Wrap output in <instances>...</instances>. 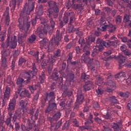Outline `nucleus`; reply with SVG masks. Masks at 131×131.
<instances>
[{"instance_id": "nucleus-19", "label": "nucleus", "mask_w": 131, "mask_h": 131, "mask_svg": "<svg viewBox=\"0 0 131 131\" xmlns=\"http://www.w3.org/2000/svg\"><path fill=\"white\" fill-rule=\"evenodd\" d=\"M85 82V84L83 86V89L85 92L91 91V88H94V82L92 81L87 80Z\"/></svg>"}, {"instance_id": "nucleus-3", "label": "nucleus", "mask_w": 131, "mask_h": 131, "mask_svg": "<svg viewBox=\"0 0 131 131\" xmlns=\"http://www.w3.org/2000/svg\"><path fill=\"white\" fill-rule=\"evenodd\" d=\"M55 99H56L55 92L51 91L49 93H46V98H43L41 100V104L43 106H45L47 101H48V106L45 110V113H49L57 109V103L55 102Z\"/></svg>"}, {"instance_id": "nucleus-10", "label": "nucleus", "mask_w": 131, "mask_h": 131, "mask_svg": "<svg viewBox=\"0 0 131 131\" xmlns=\"http://www.w3.org/2000/svg\"><path fill=\"white\" fill-rule=\"evenodd\" d=\"M28 33L24 32L23 33H19L18 35V41L19 45L24 46L26 42V38L27 37Z\"/></svg>"}, {"instance_id": "nucleus-52", "label": "nucleus", "mask_w": 131, "mask_h": 131, "mask_svg": "<svg viewBox=\"0 0 131 131\" xmlns=\"http://www.w3.org/2000/svg\"><path fill=\"white\" fill-rule=\"evenodd\" d=\"M46 79V74L42 72L41 74L39 75V80L40 82H42Z\"/></svg>"}, {"instance_id": "nucleus-22", "label": "nucleus", "mask_w": 131, "mask_h": 131, "mask_svg": "<svg viewBox=\"0 0 131 131\" xmlns=\"http://www.w3.org/2000/svg\"><path fill=\"white\" fill-rule=\"evenodd\" d=\"M84 101V97L83 96V95H82V93H81V91H78L76 100L77 103H78V104H82L83 103Z\"/></svg>"}, {"instance_id": "nucleus-26", "label": "nucleus", "mask_w": 131, "mask_h": 131, "mask_svg": "<svg viewBox=\"0 0 131 131\" xmlns=\"http://www.w3.org/2000/svg\"><path fill=\"white\" fill-rule=\"evenodd\" d=\"M39 43L40 48H45L49 43V39L47 38H44L39 41Z\"/></svg>"}, {"instance_id": "nucleus-36", "label": "nucleus", "mask_w": 131, "mask_h": 131, "mask_svg": "<svg viewBox=\"0 0 131 131\" xmlns=\"http://www.w3.org/2000/svg\"><path fill=\"white\" fill-rule=\"evenodd\" d=\"M50 62V57L48 58L47 59H43L41 63V67L42 69H46V68L49 64Z\"/></svg>"}, {"instance_id": "nucleus-24", "label": "nucleus", "mask_w": 131, "mask_h": 131, "mask_svg": "<svg viewBox=\"0 0 131 131\" xmlns=\"http://www.w3.org/2000/svg\"><path fill=\"white\" fill-rule=\"evenodd\" d=\"M11 95V88L8 86H6L5 92L4 95V98L5 100H9L10 96Z\"/></svg>"}, {"instance_id": "nucleus-53", "label": "nucleus", "mask_w": 131, "mask_h": 131, "mask_svg": "<svg viewBox=\"0 0 131 131\" xmlns=\"http://www.w3.org/2000/svg\"><path fill=\"white\" fill-rule=\"evenodd\" d=\"M121 77H125V74L123 72H120L118 74L115 75V78H121Z\"/></svg>"}, {"instance_id": "nucleus-41", "label": "nucleus", "mask_w": 131, "mask_h": 131, "mask_svg": "<svg viewBox=\"0 0 131 131\" xmlns=\"http://www.w3.org/2000/svg\"><path fill=\"white\" fill-rule=\"evenodd\" d=\"M73 94V92L70 90H68L66 92L63 93L62 96L63 98H66V97H71L72 95Z\"/></svg>"}, {"instance_id": "nucleus-64", "label": "nucleus", "mask_w": 131, "mask_h": 131, "mask_svg": "<svg viewBox=\"0 0 131 131\" xmlns=\"http://www.w3.org/2000/svg\"><path fill=\"white\" fill-rule=\"evenodd\" d=\"M127 68H131V60H128L125 64H124Z\"/></svg>"}, {"instance_id": "nucleus-8", "label": "nucleus", "mask_w": 131, "mask_h": 131, "mask_svg": "<svg viewBox=\"0 0 131 131\" xmlns=\"http://www.w3.org/2000/svg\"><path fill=\"white\" fill-rule=\"evenodd\" d=\"M62 34H60V30H57L56 32L55 36L54 37L52 42H53L56 47H59V46L61 45V42H62Z\"/></svg>"}, {"instance_id": "nucleus-20", "label": "nucleus", "mask_w": 131, "mask_h": 131, "mask_svg": "<svg viewBox=\"0 0 131 131\" xmlns=\"http://www.w3.org/2000/svg\"><path fill=\"white\" fill-rule=\"evenodd\" d=\"M9 13H10V8H9V7H6V10L3 14V16H6L5 22H6V25L7 26H9V25H10V15H9Z\"/></svg>"}, {"instance_id": "nucleus-21", "label": "nucleus", "mask_w": 131, "mask_h": 131, "mask_svg": "<svg viewBox=\"0 0 131 131\" xmlns=\"http://www.w3.org/2000/svg\"><path fill=\"white\" fill-rule=\"evenodd\" d=\"M15 107H16V100L11 99L8 105V112H12V111H14Z\"/></svg>"}, {"instance_id": "nucleus-2", "label": "nucleus", "mask_w": 131, "mask_h": 131, "mask_svg": "<svg viewBox=\"0 0 131 131\" xmlns=\"http://www.w3.org/2000/svg\"><path fill=\"white\" fill-rule=\"evenodd\" d=\"M48 6L49 7V9L47 11V15L50 18V27L51 28L50 31H49V34L52 35L53 34V32L54 31V29L55 28V25H56V23H55V21L53 19V16L54 18H57L58 16H59V6L57 5V3L53 1H51L48 2Z\"/></svg>"}, {"instance_id": "nucleus-56", "label": "nucleus", "mask_w": 131, "mask_h": 131, "mask_svg": "<svg viewBox=\"0 0 131 131\" xmlns=\"http://www.w3.org/2000/svg\"><path fill=\"white\" fill-rule=\"evenodd\" d=\"M6 82L9 84V85H12V84H14V82L12 80V77L9 76L6 79Z\"/></svg>"}, {"instance_id": "nucleus-40", "label": "nucleus", "mask_w": 131, "mask_h": 131, "mask_svg": "<svg viewBox=\"0 0 131 131\" xmlns=\"http://www.w3.org/2000/svg\"><path fill=\"white\" fill-rule=\"evenodd\" d=\"M6 36H7V33L6 32V31L4 30L3 31H2L0 34V41H1L2 42H4L5 38H6Z\"/></svg>"}, {"instance_id": "nucleus-15", "label": "nucleus", "mask_w": 131, "mask_h": 131, "mask_svg": "<svg viewBox=\"0 0 131 131\" xmlns=\"http://www.w3.org/2000/svg\"><path fill=\"white\" fill-rule=\"evenodd\" d=\"M25 82L24 79L21 77H19L16 80V84L18 85V88L17 89V93L18 95H20V92L22 91V87L23 86V83Z\"/></svg>"}, {"instance_id": "nucleus-6", "label": "nucleus", "mask_w": 131, "mask_h": 131, "mask_svg": "<svg viewBox=\"0 0 131 131\" xmlns=\"http://www.w3.org/2000/svg\"><path fill=\"white\" fill-rule=\"evenodd\" d=\"M89 2L90 4H92V3L95 2V0H81L80 4H73L72 9L74 10H78L77 11L78 14H81L82 13V10L84 9V6H86Z\"/></svg>"}, {"instance_id": "nucleus-4", "label": "nucleus", "mask_w": 131, "mask_h": 131, "mask_svg": "<svg viewBox=\"0 0 131 131\" xmlns=\"http://www.w3.org/2000/svg\"><path fill=\"white\" fill-rule=\"evenodd\" d=\"M32 71L28 70L25 72L24 76L25 78H27L26 81V83H29L31 79L34 78V76H36V75L37 74L38 70L37 69H36L35 63H32Z\"/></svg>"}, {"instance_id": "nucleus-47", "label": "nucleus", "mask_w": 131, "mask_h": 131, "mask_svg": "<svg viewBox=\"0 0 131 131\" xmlns=\"http://www.w3.org/2000/svg\"><path fill=\"white\" fill-rule=\"evenodd\" d=\"M61 125H62V120L59 121L58 122V123H55L54 126L53 127H52V126H51V127H54V130H56V129H58V128H60V127H61Z\"/></svg>"}, {"instance_id": "nucleus-39", "label": "nucleus", "mask_w": 131, "mask_h": 131, "mask_svg": "<svg viewBox=\"0 0 131 131\" xmlns=\"http://www.w3.org/2000/svg\"><path fill=\"white\" fill-rule=\"evenodd\" d=\"M2 54L3 58H6V57H9L11 55V51H10V49L4 50L2 52Z\"/></svg>"}, {"instance_id": "nucleus-18", "label": "nucleus", "mask_w": 131, "mask_h": 131, "mask_svg": "<svg viewBox=\"0 0 131 131\" xmlns=\"http://www.w3.org/2000/svg\"><path fill=\"white\" fill-rule=\"evenodd\" d=\"M104 50V47L103 46H96V48L93 49L92 52L91 56L92 57H96L100 52H102Z\"/></svg>"}, {"instance_id": "nucleus-33", "label": "nucleus", "mask_w": 131, "mask_h": 131, "mask_svg": "<svg viewBox=\"0 0 131 131\" xmlns=\"http://www.w3.org/2000/svg\"><path fill=\"white\" fill-rule=\"evenodd\" d=\"M27 105H28V101L27 100H21L19 102V106L22 108V109H24V108H26L27 107Z\"/></svg>"}, {"instance_id": "nucleus-23", "label": "nucleus", "mask_w": 131, "mask_h": 131, "mask_svg": "<svg viewBox=\"0 0 131 131\" xmlns=\"http://www.w3.org/2000/svg\"><path fill=\"white\" fill-rule=\"evenodd\" d=\"M95 59L94 58H92L90 59L89 62H88V67H89V69H91L92 71H96L95 69Z\"/></svg>"}, {"instance_id": "nucleus-62", "label": "nucleus", "mask_w": 131, "mask_h": 131, "mask_svg": "<svg viewBox=\"0 0 131 131\" xmlns=\"http://www.w3.org/2000/svg\"><path fill=\"white\" fill-rule=\"evenodd\" d=\"M103 46L104 47H105V48H110V40H108L107 41H103L102 47Z\"/></svg>"}, {"instance_id": "nucleus-58", "label": "nucleus", "mask_w": 131, "mask_h": 131, "mask_svg": "<svg viewBox=\"0 0 131 131\" xmlns=\"http://www.w3.org/2000/svg\"><path fill=\"white\" fill-rule=\"evenodd\" d=\"M93 25H94V22H93V20H90L89 21H88L86 24L87 29H91Z\"/></svg>"}, {"instance_id": "nucleus-16", "label": "nucleus", "mask_w": 131, "mask_h": 131, "mask_svg": "<svg viewBox=\"0 0 131 131\" xmlns=\"http://www.w3.org/2000/svg\"><path fill=\"white\" fill-rule=\"evenodd\" d=\"M106 100H107L108 102H110L111 106H115L116 104L119 103V101L115 96H110L106 98Z\"/></svg>"}, {"instance_id": "nucleus-13", "label": "nucleus", "mask_w": 131, "mask_h": 131, "mask_svg": "<svg viewBox=\"0 0 131 131\" xmlns=\"http://www.w3.org/2000/svg\"><path fill=\"white\" fill-rule=\"evenodd\" d=\"M116 59L119 60V69H122L124 66L123 64L125 62L126 60V57L122 54H119L116 57Z\"/></svg>"}, {"instance_id": "nucleus-1", "label": "nucleus", "mask_w": 131, "mask_h": 131, "mask_svg": "<svg viewBox=\"0 0 131 131\" xmlns=\"http://www.w3.org/2000/svg\"><path fill=\"white\" fill-rule=\"evenodd\" d=\"M34 10V4L29 6L28 4H26L20 12L19 14V18L18 19L19 23L18 26L21 32H28L29 28H30V21H29V17L27 15H29L32 11Z\"/></svg>"}, {"instance_id": "nucleus-34", "label": "nucleus", "mask_w": 131, "mask_h": 131, "mask_svg": "<svg viewBox=\"0 0 131 131\" xmlns=\"http://www.w3.org/2000/svg\"><path fill=\"white\" fill-rule=\"evenodd\" d=\"M28 54L29 55H32V56H33L36 58V60L37 61H38V55H39V52L38 51H31L28 52Z\"/></svg>"}, {"instance_id": "nucleus-51", "label": "nucleus", "mask_w": 131, "mask_h": 131, "mask_svg": "<svg viewBox=\"0 0 131 131\" xmlns=\"http://www.w3.org/2000/svg\"><path fill=\"white\" fill-rule=\"evenodd\" d=\"M78 42L79 45H80V48H82V47H83L84 45L85 46V44L86 43V42H85L83 38H80Z\"/></svg>"}, {"instance_id": "nucleus-43", "label": "nucleus", "mask_w": 131, "mask_h": 131, "mask_svg": "<svg viewBox=\"0 0 131 131\" xmlns=\"http://www.w3.org/2000/svg\"><path fill=\"white\" fill-rule=\"evenodd\" d=\"M53 57L54 58V59H57V58L61 57V50L59 49H57V50L55 51V53L53 54Z\"/></svg>"}, {"instance_id": "nucleus-9", "label": "nucleus", "mask_w": 131, "mask_h": 131, "mask_svg": "<svg viewBox=\"0 0 131 131\" xmlns=\"http://www.w3.org/2000/svg\"><path fill=\"white\" fill-rule=\"evenodd\" d=\"M23 114H24V111H23V109L20 108H18L16 111H15L13 116L12 121L13 122H15L17 119H21V117L23 116Z\"/></svg>"}, {"instance_id": "nucleus-59", "label": "nucleus", "mask_w": 131, "mask_h": 131, "mask_svg": "<svg viewBox=\"0 0 131 131\" xmlns=\"http://www.w3.org/2000/svg\"><path fill=\"white\" fill-rule=\"evenodd\" d=\"M73 53H72V52H70L68 54V58L67 59L68 63L71 62V61L72 60V58H73Z\"/></svg>"}, {"instance_id": "nucleus-32", "label": "nucleus", "mask_w": 131, "mask_h": 131, "mask_svg": "<svg viewBox=\"0 0 131 131\" xmlns=\"http://www.w3.org/2000/svg\"><path fill=\"white\" fill-rule=\"evenodd\" d=\"M105 84H106V85H108V86H110V88H112L115 89V88H116V83L111 80L105 82Z\"/></svg>"}, {"instance_id": "nucleus-49", "label": "nucleus", "mask_w": 131, "mask_h": 131, "mask_svg": "<svg viewBox=\"0 0 131 131\" xmlns=\"http://www.w3.org/2000/svg\"><path fill=\"white\" fill-rule=\"evenodd\" d=\"M119 96L120 97H122L123 98H128L129 97V92H126L125 93L123 92H120L119 93Z\"/></svg>"}, {"instance_id": "nucleus-48", "label": "nucleus", "mask_w": 131, "mask_h": 131, "mask_svg": "<svg viewBox=\"0 0 131 131\" xmlns=\"http://www.w3.org/2000/svg\"><path fill=\"white\" fill-rule=\"evenodd\" d=\"M90 78V75H86L85 73H82L81 75V79H83L84 81H88L86 79H89Z\"/></svg>"}, {"instance_id": "nucleus-27", "label": "nucleus", "mask_w": 131, "mask_h": 131, "mask_svg": "<svg viewBox=\"0 0 131 131\" xmlns=\"http://www.w3.org/2000/svg\"><path fill=\"white\" fill-rule=\"evenodd\" d=\"M19 96L21 98H25V97H27V98H30V94H29V91H28V90H27L26 89H25L24 91H21Z\"/></svg>"}, {"instance_id": "nucleus-50", "label": "nucleus", "mask_w": 131, "mask_h": 131, "mask_svg": "<svg viewBox=\"0 0 131 131\" xmlns=\"http://www.w3.org/2000/svg\"><path fill=\"white\" fill-rule=\"evenodd\" d=\"M70 125V123L69 121H66L62 127V130H64V129H66L67 130H68V129H69Z\"/></svg>"}, {"instance_id": "nucleus-63", "label": "nucleus", "mask_w": 131, "mask_h": 131, "mask_svg": "<svg viewBox=\"0 0 131 131\" xmlns=\"http://www.w3.org/2000/svg\"><path fill=\"white\" fill-rule=\"evenodd\" d=\"M98 80H97V84L98 85H99V86H101V84H103L104 81H103V78L102 77H99L98 78Z\"/></svg>"}, {"instance_id": "nucleus-37", "label": "nucleus", "mask_w": 131, "mask_h": 131, "mask_svg": "<svg viewBox=\"0 0 131 131\" xmlns=\"http://www.w3.org/2000/svg\"><path fill=\"white\" fill-rule=\"evenodd\" d=\"M89 54H83L81 57V60L84 63H88L90 60H91V58L89 57Z\"/></svg>"}, {"instance_id": "nucleus-35", "label": "nucleus", "mask_w": 131, "mask_h": 131, "mask_svg": "<svg viewBox=\"0 0 131 131\" xmlns=\"http://www.w3.org/2000/svg\"><path fill=\"white\" fill-rule=\"evenodd\" d=\"M36 40V35L33 34L28 38V42L29 43H33Z\"/></svg>"}, {"instance_id": "nucleus-38", "label": "nucleus", "mask_w": 131, "mask_h": 131, "mask_svg": "<svg viewBox=\"0 0 131 131\" xmlns=\"http://www.w3.org/2000/svg\"><path fill=\"white\" fill-rule=\"evenodd\" d=\"M68 76L69 77V81H72L73 80H74L75 74H74V72H73V71H70L69 73L68 74Z\"/></svg>"}, {"instance_id": "nucleus-61", "label": "nucleus", "mask_w": 131, "mask_h": 131, "mask_svg": "<svg viewBox=\"0 0 131 131\" xmlns=\"http://www.w3.org/2000/svg\"><path fill=\"white\" fill-rule=\"evenodd\" d=\"M70 25L69 27V33H73V32H74V31H75V28H74V26H73V25Z\"/></svg>"}, {"instance_id": "nucleus-57", "label": "nucleus", "mask_w": 131, "mask_h": 131, "mask_svg": "<svg viewBox=\"0 0 131 131\" xmlns=\"http://www.w3.org/2000/svg\"><path fill=\"white\" fill-rule=\"evenodd\" d=\"M61 90L63 93H66L67 91H68L69 89L68 86L66 84H62L61 86Z\"/></svg>"}, {"instance_id": "nucleus-12", "label": "nucleus", "mask_w": 131, "mask_h": 131, "mask_svg": "<svg viewBox=\"0 0 131 131\" xmlns=\"http://www.w3.org/2000/svg\"><path fill=\"white\" fill-rule=\"evenodd\" d=\"M102 31H105V30H107L108 32V33H113L116 30V27L113 26L112 24H110L109 25H105L104 26L101 27Z\"/></svg>"}, {"instance_id": "nucleus-45", "label": "nucleus", "mask_w": 131, "mask_h": 131, "mask_svg": "<svg viewBox=\"0 0 131 131\" xmlns=\"http://www.w3.org/2000/svg\"><path fill=\"white\" fill-rule=\"evenodd\" d=\"M2 67L3 68H7L8 67V64H7V58L6 57H2Z\"/></svg>"}, {"instance_id": "nucleus-30", "label": "nucleus", "mask_w": 131, "mask_h": 131, "mask_svg": "<svg viewBox=\"0 0 131 131\" xmlns=\"http://www.w3.org/2000/svg\"><path fill=\"white\" fill-rule=\"evenodd\" d=\"M63 15L64 16L62 17V21L64 24H67L69 21V12H65Z\"/></svg>"}, {"instance_id": "nucleus-60", "label": "nucleus", "mask_w": 131, "mask_h": 131, "mask_svg": "<svg viewBox=\"0 0 131 131\" xmlns=\"http://www.w3.org/2000/svg\"><path fill=\"white\" fill-rule=\"evenodd\" d=\"M15 131H21V126L20 124L18 122H15L14 124Z\"/></svg>"}, {"instance_id": "nucleus-11", "label": "nucleus", "mask_w": 131, "mask_h": 131, "mask_svg": "<svg viewBox=\"0 0 131 131\" xmlns=\"http://www.w3.org/2000/svg\"><path fill=\"white\" fill-rule=\"evenodd\" d=\"M61 112H57L55 113V114L53 116V117L50 119V122L51 125V127H53L56 124V123L60 118H61Z\"/></svg>"}, {"instance_id": "nucleus-42", "label": "nucleus", "mask_w": 131, "mask_h": 131, "mask_svg": "<svg viewBox=\"0 0 131 131\" xmlns=\"http://www.w3.org/2000/svg\"><path fill=\"white\" fill-rule=\"evenodd\" d=\"M16 5L17 0H12L11 2H10L9 7H12V9L11 10H13V11H15Z\"/></svg>"}, {"instance_id": "nucleus-44", "label": "nucleus", "mask_w": 131, "mask_h": 131, "mask_svg": "<svg viewBox=\"0 0 131 131\" xmlns=\"http://www.w3.org/2000/svg\"><path fill=\"white\" fill-rule=\"evenodd\" d=\"M103 116L104 118H105V119H110L111 121H113V118H112V117H111V115L109 114V112H106L105 113H104L103 114Z\"/></svg>"}, {"instance_id": "nucleus-46", "label": "nucleus", "mask_w": 131, "mask_h": 131, "mask_svg": "<svg viewBox=\"0 0 131 131\" xmlns=\"http://www.w3.org/2000/svg\"><path fill=\"white\" fill-rule=\"evenodd\" d=\"M130 17H129V15L126 14H124L123 20V23H125V24H126L127 22H130Z\"/></svg>"}, {"instance_id": "nucleus-14", "label": "nucleus", "mask_w": 131, "mask_h": 131, "mask_svg": "<svg viewBox=\"0 0 131 131\" xmlns=\"http://www.w3.org/2000/svg\"><path fill=\"white\" fill-rule=\"evenodd\" d=\"M40 24H43L44 27H43V32L44 34H50V31L51 30V27L48 25V20H43L40 22Z\"/></svg>"}, {"instance_id": "nucleus-25", "label": "nucleus", "mask_w": 131, "mask_h": 131, "mask_svg": "<svg viewBox=\"0 0 131 131\" xmlns=\"http://www.w3.org/2000/svg\"><path fill=\"white\" fill-rule=\"evenodd\" d=\"M69 17L70 18L69 25H71L76 20L75 13L73 12H69Z\"/></svg>"}, {"instance_id": "nucleus-29", "label": "nucleus", "mask_w": 131, "mask_h": 131, "mask_svg": "<svg viewBox=\"0 0 131 131\" xmlns=\"http://www.w3.org/2000/svg\"><path fill=\"white\" fill-rule=\"evenodd\" d=\"M52 79L53 80H58L59 78V74H58V70H54L52 76H51Z\"/></svg>"}, {"instance_id": "nucleus-55", "label": "nucleus", "mask_w": 131, "mask_h": 131, "mask_svg": "<svg viewBox=\"0 0 131 131\" xmlns=\"http://www.w3.org/2000/svg\"><path fill=\"white\" fill-rule=\"evenodd\" d=\"M46 122V120H45V118L43 117H40L39 120L38 121V124L41 125Z\"/></svg>"}, {"instance_id": "nucleus-5", "label": "nucleus", "mask_w": 131, "mask_h": 131, "mask_svg": "<svg viewBox=\"0 0 131 131\" xmlns=\"http://www.w3.org/2000/svg\"><path fill=\"white\" fill-rule=\"evenodd\" d=\"M10 48V49H16L17 47V37L16 36H14L13 39V36L9 37L7 38L5 43H3L2 45V48L4 49H7V48Z\"/></svg>"}, {"instance_id": "nucleus-17", "label": "nucleus", "mask_w": 131, "mask_h": 131, "mask_svg": "<svg viewBox=\"0 0 131 131\" xmlns=\"http://www.w3.org/2000/svg\"><path fill=\"white\" fill-rule=\"evenodd\" d=\"M121 126H122V122L121 121H120L118 122H114L112 123L111 124V127L113 128L114 129H112V130L115 131H119L121 130Z\"/></svg>"}, {"instance_id": "nucleus-7", "label": "nucleus", "mask_w": 131, "mask_h": 131, "mask_svg": "<svg viewBox=\"0 0 131 131\" xmlns=\"http://www.w3.org/2000/svg\"><path fill=\"white\" fill-rule=\"evenodd\" d=\"M96 40V38L94 36H89L86 38V43L84 45L82 52L85 53V55H90V49L91 48V45L92 42H94Z\"/></svg>"}, {"instance_id": "nucleus-31", "label": "nucleus", "mask_w": 131, "mask_h": 131, "mask_svg": "<svg viewBox=\"0 0 131 131\" xmlns=\"http://www.w3.org/2000/svg\"><path fill=\"white\" fill-rule=\"evenodd\" d=\"M74 2H75V0H72V3H71V0H68L66 3V9H67V10H69L71 7H72V6H73V4L75 5V4H74Z\"/></svg>"}, {"instance_id": "nucleus-28", "label": "nucleus", "mask_w": 131, "mask_h": 131, "mask_svg": "<svg viewBox=\"0 0 131 131\" xmlns=\"http://www.w3.org/2000/svg\"><path fill=\"white\" fill-rule=\"evenodd\" d=\"M55 50V46H54V44L52 41L49 42V45L48 46V53H52V52H54Z\"/></svg>"}, {"instance_id": "nucleus-54", "label": "nucleus", "mask_w": 131, "mask_h": 131, "mask_svg": "<svg viewBox=\"0 0 131 131\" xmlns=\"http://www.w3.org/2000/svg\"><path fill=\"white\" fill-rule=\"evenodd\" d=\"M75 45L73 41L70 42L69 43L66 47L67 50H70L72 48H74Z\"/></svg>"}]
</instances>
